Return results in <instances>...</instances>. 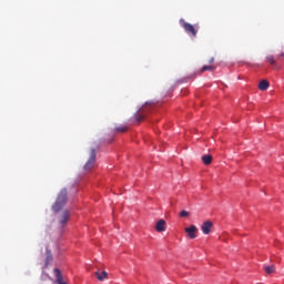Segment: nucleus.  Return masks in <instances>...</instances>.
<instances>
[{
  "label": "nucleus",
  "mask_w": 284,
  "mask_h": 284,
  "mask_svg": "<svg viewBox=\"0 0 284 284\" xmlns=\"http://www.w3.org/2000/svg\"><path fill=\"white\" fill-rule=\"evenodd\" d=\"M265 272H266V274H274V267L273 266H266Z\"/></svg>",
  "instance_id": "obj_13"
},
{
  "label": "nucleus",
  "mask_w": 284,
  "mask_h": 284,
  "mask_svg": "<svg viewBox=\"0 0 284 284\" xmlns=\"http://www.w3.org/2000/svg\"><path fill=\"white\" fill-rule=\"evenodd\" d=\"M268 63H271V65H274V57L273 55H268L267 58Z\"/></svg>",
  "instance_id": "obj_15"
},
{
  "label": "nucleus",
  "mask_w": 284,
  "mask_h": 284,
  "mask_svg": "<svg viewBox=\"0 0 284 284\" xmlns=\"http://www.w3.org/2000/svg\"><path fill=\"white\" fill-rule=\"evenodd\" d=\"M183 28H184L185 32H189V33L193 34V37H195L196 29H194V26H192L190 23H184Z\"/></svg>",
  "instance_id": "obj_7"
},
{
  "label": "nucleus",
  "mask_w": 284,
  "mask_h": 284,
  "mask_svg": "<svg viewBox=\"0 0 284 284\" xmlns=\"http://www.w3.org/2000/svg\"><path fill=\"white\" fill-rule=\"evenodd\" d=\"M202 161H203L204 165H210V163H212V155H210V154L203 155Z\"/></svg>",
  "instance_id": "obj_11"
},
{
  "label": "nucleus",
  "mask_w": 284,
  "mask_h": 284,
  "mask_svg": "<svg viewBox=\"0 0 284 284\" xmlns=\"http://www.w3.org/2000/svg\"><path fill=\"white\" fill-rule=\"evenodd\" d=\"M53 272L55 274L58 284H67L65 282H63V276H61V271H59V268H54Z\"/></svg>",
  "instance_id": "obj_8"
},
{
  "label": "nucleus",
  "mask_w": 284,
  "mask_h": 284,
  "mask_svg": "<svg viewBox=\"0 0 284 284\" xmlns=\"http://www.w3.org/2000/svg\"><path fill=\"white\" fill-rule=\"evenodd\" d=\"M184 232H186L189 239H196V232H199V229L195 225H191L185 227Z\"/></svg>",
  "instance_id": "obj_5"
},
{
  "label": "nucleus",
  "mask_w": 284,
  "mask_h": 284,
  "mask_svg": "<svg viewBox=\"0 0 284 284\" xmlns=\"http://www.w3.org/2000/svg\"><path fill=\"white\" fill-rule=\"evenodd\" d=\"M94 163H97V152L92 150L90 158L84 165V170H92L94 168Z\"/></svg>",
  "instance_id": "obj_2"
},
{
  "label": "nucleus",
  "mask_w": 284,
  "mask_h": 284,
  "mask_svg": "<svg viewBox=\"0 0 284 284\" xmlns=\"http://www.w3.org/2000/svg\"><path fill=\"white\" fill-rule=\"evenodd\" d=\"M68 221H70V212L64 211L60 216H59V223L61 227H65L68 225Z\"/></svg>",
  "instance_id": "obj_4"
},
{
  "label": "nucleus",
  "mask_w": 284,
  "mask_h": 284,
  "mask_svg": "<svg viewBox=\"0 0 284 284\" xmlns=\"http://www.w3.org/2000/svg\"><path fill=\"white\" fill-rule=\"evenodd\" d=\"M180 216H181L182 219H187V216H190V212L183 210V211L180 212Z\"/></svg>",
  "instance_id": "obj_12"
},
{
  "label": "nucleus",
  "mask_w": 284,
  "mask_h": 284,
  "mask_svg": "<svg viewBox=\"0 0 284 284\" xmlns=\"http://www.w3.org/2000/svg\"><path fill=\"white\" fill-rule=\"evenodd\" d=\"M95 276H97L98 281H105V278H108V272H105V271H98L95 273Z\"/></svg>",
  "instance_id": "obj_9"
},
{
  "label": "nucleus",
  "mask_w": 284,
  "mask_h": 284,
  "mask_svg": "<svg viewBox=\"0 0 284 284\" xmlns=\"http://www.w3.org/2000/svg\"><path fill=\"white\" fill-rule=\"evenodd\" d=\"M168 226L165 220H159L155 223V231L161 233V232H165V227Z\"/></svg>",
  "instance_id": "obj_6"
},
{
  "label": "nucleus",
  "mask_w": 284,
  "mask_h": 284,
  "mask_svg": "<svg viewBox=\"0 0 284 284\" xmlns=\"http://www.w3.org/2000/svg\"><path fill=\"white\" fill-rule=\"evenodd\" d=\"M206 70H214V67H212V65H204L202 68V72H206Z\"/></svg>",
  "instance_id": "obj_14"
},
{
  "label": "nucleus",
  "mask_w": 284,
  "mask_h": 284,
  "mask_svg": "<svg viewBox=\"0 0 284 284\" xmlns=\"http://www.w3.org/2000/svg\"><path fill=\"white\" fill-rule=\"evenodd\" d=\"M267 88H270V82L267 80H262L258 83V90H262V92H265V90H267Z\"/></svg>",
  "instance_id": "obj_10"
},
{
  "label": "nucleus",
  "mask_w": 284,
  "mask_h": 284,
  "mask_svg": "<svg viewBox=\"0 0 284 284\" xmlns=\"http://www.w3.org/2000/svg\"><path fill=\"white\" fill-rule=\"evenodd\" d=\"M67 201H68V191L62 190L58 195V199L54 205L52 206L53 212H59V210H61V207L65 205Z\"/></svg>",
  "instance_id": "obj_1"
},
{
  "label": "nucleus",
  "mask_w": 284,
  "mask_h": 284,
  "mask_svg": "<svg viewBox=\"0 0 284 284\" xmlns=\"http://www.w3.org/2000/svg\"><path fill=\"white\" fill-rule=\"evenodd\" d=\"M212 227H214V223L210 220L205 221L201 225V231L203 234L207 235L212 232Z\"/></svg>",
  "instance_id": "obj_3"
}]
</instances>
